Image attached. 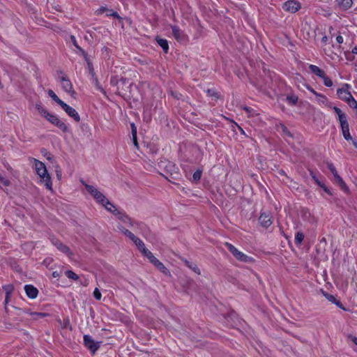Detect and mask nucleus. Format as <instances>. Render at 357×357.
<instances>
[{
    "label": "nucleus",
    "instance_id": "19",
    "mask_svg": "<svg viewBox=\"0 0 357 357\" xmlns=\"http://www.w3.org/2000/svg\"><path fill=\"white\" fill-rule=\"evenodd\" d=\"M310 175L312 179L314 181V182L321 188H322L326 192L330 195L331 194L330 190L326 187L325 184L322 181H319V178L312 172H310Z\"/></svg>",
    "mask_w": 357,
    "mask_h": 357
},
{
    "label": "nucleus",
    "instance_id": "34",
    "mask_svg": "<svg viewBox=\"0 0 357 357\" xmlns=\"http://www.w3.org/2000/svg\"><path fill=\"white\" fill-rule=\"evenodd\" d=\"M326 165H327V167H328V169L333 174L334 177L338 174L337 172V170H336V169H335V167L334 166V165L332 162H328L326 163Z\"/></svg>",
    "mask_w": 357,
    "mask_h": 357
},
{
    "label": "nucleus",
    "instance_id": "50",
    "mask_svg": "<svg viewBox=\"0 0 357 357\" xmlns=\"http://www.w3.org/2000/svg\"><path fill=\"white\" fill-rule=\"evenodd\" d=\"M311 216V213L309 211H303V217L305 219H308Z\"/></svg>",
    "mask_w": 357,
    "mask_h": 357
},
{
    "label": "nucleus",
    "instance_id": "12",
    "mask_svg": "<svg viewBox=\"0 0 357 357\" xmlns=\"http://www.w3.org/2000/svg\"><path fill=\"white\" fill-rule=\"evenodd\" d=\"M51 123L61 129L63 132H66L68 130V126L60 120L56 115L52 114L50 118L47 119Z\"/></svg>",
    "mask_w": 357,
    "mask_h": 357
},
{
    "label": "nucleus",
    "instance_id": "60",
    "mask_svg": "<svg viewBox=\"0 0 357 357\" xmlns=\"http://www.w3.org/2000/svg\"><path fill=\"white\" fill-rule=\"evenodd\" d=\"M351 53L354 54H357V47H354L352 50H351Z\"/></svg>",
    "mask_w": 357,
    "mask_h": 357
},
{
    "label": "nucleus",
    "instance_id": "43",
    "mask_svg": "<svg viewBox=\"0 0 357 357\" xmlns=\"http://www.w3.org/2000/svg\"><path fill=\"white\" fill-rule=\"evenodd\" d=\"M131 128H132V139H135L136 136H137V128L134 123H131Z\"/></svg>",
    "mask_w": 357,
    "mask_h": 357
},
{
    "label": "nucleus",
    "instance_id": "16",
    "mask_svg": "<svg viewBox=\"0 0 357 357\" xmlns=\"http://www.w3.org/2000/svg\"><path fill=\"white\" fill-rule=\"evenodd\" d=\"M92 83L95 85L96 89L100 91L105 97H107V92L102 87L101 84H100L97 76L96 75L94 71L92 70Z\"/></svg>",
    "mask_w": 357,
    "mask_h": 357
},
{
    "label": "nucleus",
    "instance_id": "9",
    "mask_svg": "<svg viewBox=\"0 0 357 357\" xmlns=\"http://www.w3.org/2000/svg\"><path fill=\"white\" fill-rule=\"evenodd\" d=\"M282 8L284 10L294 13L301 8V3L294 0H289L283 3Z\"/></svg>",
    "mask_w": 357,
    "mask_h": 357
},
{
    "label": "nucleus",
    "instance_id": "41",
    "mask_svg": "<svg viewBox=\"0 0 357 357\" xmlns=\"http://www.w3.org/2000/svg\"><path fill=\"white\" fill-rule=\"evenodd\" d=\"M119 82L120 79L117 77H112L110 79V84L114 86H117Z\"/></svg>",
    "mask_w": 357,
    "mask_h": 357
},
{
    "label": "nucleus",
    "instance_id": "44",
    "mask_svg": "<svg viewBox=\"0 0 357 357\" xmlns=\"http://www.w3.org/2000/svg\"><path fill=\"white\" fill-rule=\"evenodd\" d=\"M107 10V8L105 7V6H101L100 8H98L97 10H96V13L98 15H100V14H102L104 13H106V11Z\"/></svg>",
    "mask_w": 357,
    "mask_h": 357
},
{
    "label": "nucleus",
    "instance_id": "23",
    "mask_svg": "<svg viewBox=\"0 0 357 357\" xmlns=\"http://www.w3.org/2000/svg\"><path fill=\"white\" fill-rule=\"evenodd\" d=\"M160 271L163 273L165 275H167L169 273L167 268L164 266V264L160 262L158 259L156 261L155 263L153 264Z\"/></svg>",
    "mask_w": 357,
    "mask_h": 357
},
{
    "label": "nucleus",
    "instance_id": "55",
    "mask_svg": "<svg viewBox=\"0 0 357 357\" xmlns=\"http://www.w3.org/2000/svg\"><path fill=\"white\" fill-rule=\"evenodd\" d=\"M71 40H72L73 45L76 47V48H77V47H79V45H77V40L74 36H71Z\"/></svg>",
    "mask_w": 357,
    "mask_h": 357
},
{
    "label": "nucleus",
    "instance_id": "32",
    "mask_svg": "<svg viewBox=\"0 0 357 357\" xmlns=\"http://www.w3.org/2000/svg\"><path fill=\"white\" fill-rule=\"evenodd\" d=\"M202 173V171L200 169H197V171H195L192 175L193 181H195V182L199 181L201 178Z\"/></svg>",
    "mask_w": 357,
    "mask_h": 357
},
{
    "label": "nucleus",
    "instance_id": "2",
    "mask_svg": "<svg viewBox=\"0 0 357 357\" xmlns=\"http://www.w3.org/2000/svg\"><path fill=\"white\" fill-rule=\"evenodd\" d=\"M81 182L85 186L87 192L93 197V198L97 201V202H98L101 205H102L103 204H109V201L97 188H96L93 185L87 184L84 181H81Z\"/></svg>",
    "mask_w": 357,
    "mask_h": 357
},
{
    "label": "nucleus",
    "instance_id": "33",
    "mask_svg": "<svg viewBox=\"0 0 357 357\" xmlns=\"http://www.w3.org/2000/svg\"><path fill=\"white\" fill-rule=\"evenodd\" d=\"M346 102H347V104L351 108L356 109L357 110V101L355 100V98L353 97V96Z\"/></svg>",
    "mask_w": 357,
    "mask_h": 357
},
{
    "label": "nucleus",
    "instance_id": "10",
    "mask_svg": "<svg viewBox=\"0 0 357 357\" xmlns=\"http://www.w3.org/2000/svg\"><path fill=\"white\" fill-rule=\"evenodd\" d=\"M60 106L68 114V115L73 118L76 122H79L80 121V116L74 108L70 107L64 102H61Z\"/></svg>",
    "mask_w": 357,
    "mask_h": 357
},
{
    "label": "nucleus",
    "instance_id": "13",
    "mask_svg": "<svg viewBox=\"0 0 357 357\" xmlns=\"http://www.w3.org/2000/svg\"><path fill=\"white\" fill-rule=\"evenodd\" d=\"M259 222L263 227L268 228L272 224L271 216L270 213H261L259 218Z\"/></svg>",
    "mask_w": 357,
    "mask_h": 357
},
{
    "label": "nucleus",
    "instance_id": "54",
    "mask_svg": "<svg viewBox=\"0 0 357 357\" xmlns=\"http://www.w3.org/2000/svg\"><path fill=\"white\" fill-rule=\"evenodd\" d=\"M112 17H114V18H116V19H121V17L119 16V15L118 14L117 12L116 11H113V13H112Z\"/></svg>",
    "mask_w": 357,
    "mask_h": 357
},
{
    "label": "nucleus",
    "instance_id": "38",
    "mask_svg": "<svg viewBox=\"0 0 357 357\" xmlns=\"http://www.w3.org/2000/svg\"><path fill=\"white\" fill-rule=\"evenodd\" d=\"M135 245L137 247V248L141 251V250H143V248H145V245L144 242L139 238L138 241H137V243H135Z\"/></svg>",
    "mask_w": 357,
    "mask_h": 357
},
{
    "label": "nucleus",
    "instance_id": "25",
    "mask_svg": "<svg viewBox=\"0 0 357 357\" xmlns=\"http://www.w3.org/2000/svg\"><path fill=\"white\" fill-rule=\"evenodd\" d=\"M158 44L162 48L165 52H167L169 50L168 42L166 39L158 38L156 39Z\"/></svg>",
    "mask_w": 357,
    "mask_h": 357
},
{
    "label": "nucleus",
    "instance_id": "30",
    "mask_svg": "<svg viewBox=\"0 0 357 357\" xmlns=\"http://www.w3.org/2000/svg\"><path fill=\"white\" fill-rule=\"evenodd\" d=\"M304 239V234L301 231H298L295 236V243L300 245L302 243Z\"/></svg>",
    "mask_w": 357,
    "mask_h": 357
},
{
    "label": "nucleus",
    "instance_id": "49",
    "mask_svg": "<svg viewBox=\"0 0 357 357\" xmlns=\"http://www.w3.org/2000/svg\"><path fill=\"white\" fill-rule=\"evenodd\" d=\"M120 82L121 83V84L123 86H126L128 84V80L126 78H125V77H121L120 79Z\"/></svg>",
    "mask_w": 357,
    "mask_h": 357
},
{
    "label": "nucleus",
    "instance_id": "15",
    "mask_svg": "<svg viewBox=\"0 0 357 357\" xmlns=\"http://www.w3.org/2000/svg\"><path fill=\"white\" fill-rule=\"evenodd\" d=\"M340 127H341V130H342V132L344 138L347 141L351 140L352 137L349 132V126L348 121L341 123Z\"/></svg>",
    "mask_w": 357,
    "mask_h": 357
},
{
    "label": "nucleus",
    "instance_id": "6",
    "mask_svg": "<svg viewBox=\"0 0 357 357\" xmlns=\"http://www.w3.org/2000/svg\"><path fill=\"white\" fill-rule=\"evenodd\" d=\"M50 241H51L52 243L55 247H56V248H57L59 250H60V251H61V252H62L63 253L66 254L68 257H71L73 255V252H71V250H70V248H69L67 245H66L63 244V243L60 241V240H59V239H57V238H54V237H52V238H50Z\"/></svg>",
    "mask_w": 357,
    "mask_h": 357
},
{
    "label": "nucleus",
    "instance_id": "45",
    "mask_svg": "<svg viewBox=\"0 0 357 357\" xmlns=\"http://www.w3.org/2000/svg\"><path fill=\"white\" fill-rule=\"evenodd\" d=\"M1 183L4 186H8L10 185V181L8 179L1 178H0Z\"/></svg>",
    "mask_w": 357,
    "mask_h": 357
},
{
    "label": "nucleus",
    "instance_id": "26",
    "mask_svg": "<svg viewBox=\"0 0 357 357\" xmlns=\"http://www.w3.org/2000/svg\"><path fill=\"white\" fill-rule=\"evenodd\" d=\"M102 206L106 208V210L112 213L114 215H116V212H119L116 206L110 202L109 204H103Z\"/></svg>",
    "mask_w": 357,
    "mask_h": 357
},
{
    "label": "nucleus",
    "instance_id": "37",
    "mask_svg": "<svg viewBox=\"0 0 357 357\" xmlns=\"http://www.w3.org/2000/svg\"><path fill=\"white\" fill-rule=\"evenodd\" d=\"M93 296L98 301H100L101 299L102 294H101L100 291H99V289L98 288H96L94 289V291H93Z\"/></svg>",
    "mask_w": 357,
    "mask_h": 357
},
{
    "label": "nucleus",
    "instance_id": "20",
    "mask_svg": "<svg viewBox=\"0 0 357 357\" xmlns=\"http://www.w3.org/2000/svg\"><path fill=\"white\" fill-rule=\"evenodd\" d=\"M36 108L40 113V114L45 118L47 120L50 118V116L52 115L45 107L40 105H36Z\"/></svg>",
    "mask_w": 357,
    "mask_h": 357
},
{
    "label": "nucleus",
    "instance_id": "42",
    "mask_svg": "<svg viewBox=\"0 0 357 357\" xmlns=\"http://www.w3.org/2000/svg\"><path fill=\"white\" fill-rule=\"evenodd\" d=\"M141 252L147 258H149L151 255H153V253L146 248H143V250H141Z\"/></svg>",
    "mask_w": 357,
    "mask_h": 357
},
{
    "label": "nucleus",
    "instance_id": "40",
    "mask_svg": "<svg viewBox=\"0 0 357 357\" xmlns=\"http://www.w3.org/2000/svg\"><path fill=\"white\" fill-rule=\"evenodd\" d=\"M307 89L313 93L314 94L317 98H322L323 100H325L326 99V97L322 95V94H320V93H318L317 92H316L312 87L310 86H307Z\"/></svg>",
    "mask_w": 357,
    "mask_h": 357
},
{
    "label": "nucleus",
    "instance_id": "27",
    "mask_svg": "<svg viewBox=\"0 0 357 357\" xmlns=\"http://www.w3.org/2000/svg\"><path fill=\"white\" fill-rule=\"evenodd\" d=\"M323 294L327 300H328L329 301H331L333 303H335L337 306L342 307V303L340 301H337L335 298L334 297V296L329 294L328 293L324 292V291H323Z\"/></svg>",
    "mask_w": 357,
    "mask_h": 357
},
{
    "label": "nucleus",
    "instance_id": "17",
    "mask_svg": "<svg viewBox=\"0 0 357 357\" xmlns=\"http://www.w3.org/2000/svg\"><path fill=\"white\" fill-rule=\"evenodd\" d=\"M309 68L310 70V71L316 75L317 76L322 78L324 77V75H326L325 72L321 70V68H319L318 66H315V65H310L309 66Z\"/></svg>",
    "mask_w": 357,
    "mask_h": 357
},
{
    "label": "nucleus",
    "instance_id": "39",
    "mask_svg": "<svg viewBox=\"0 0 357 357\" xmlns=\"http://www.w3.org/2000/svg\"><path fill=\"white\" fill-rule=\"evenodd\" d=\"M34 319L43 318L46 317L47 314L43 312H33L31 314Z\"/></svg>",
    "mask_w": 357,
    "mask_h": 357
},
{
    "label": "nucleus",
    "instance_id": "4",
    "mask_svg": "<svg viewBox=\"0 0 357 357\" xmlns=\"http://www.w3.org/2000/svg\"><path fill=\"white\" fill-rule=\"evenodd\" d=\"M84 346L93 354L100 347V342H95L89 335H84L83 337Z\"/></svg>",
    "mask_w": 357,
    "mask_h": 357
},
{
    "label": "nucleus",
    "instance_id": "48",
    "mask_svg": "<svg viewBox=\"0 0 357 357\" xmlns=\"http://www.w3.org/2000/svg\"><path fill=\"white\" fill-rule=\"evenodd\" d=\"M61 271H55L52 273V276L54 278H59L61 275Z\"/></svg>",
    "mask_w": 357,
    "mask_h": 357
},
{
    "label": "nucleus",
    "instance_id": "22",
    "mask_svg": "<svg viewBox=\"0 0 357 357\" xmlns=\"http://www.w3.org/2000/svg\"><path fill=\"white\" fill-rule=\"evenodd\" d=\"M335 182L341 187V188L344 190L345 192H348L349 189L344 183V181L342 180V178L340 177L339 174L335 176Z\"/></svg>",
    "mask_w": 357,
    "mask_h": 357
},
{
    "label": "nucleus",
    "instance_id": "24",
    "mask_svg": "<svg viewBox=\"0 0 357 357\" xmlns=\"http://www.w3.org/2000/svg\"><path fill=\"white\" fill-rule=\"evenodd\" d=\"M185 264L189 268H190L192 271H193L195 273H197L198 275L201 274V271H200L199 268L197 267V264H195V263L190 262L188 260H185Z\"/></svg>",
    "mask_w": 357,
    "mask_h": 357
},
{
    "label": "nucleus",
    "instance_id": "51",
    "mask_svg": "<svg viewBox=\"0 0 357 357\" xmlns=\"http://www.w3.org/2000/svg\"><path fill=\"white\" fill-rule=\"evenodd\" d=\"M82 56H84L85 61L87 62L88 66L90 67L91 66V63L89 61L88 54L86 53H84Z\"/></svg>",
    "mask_w": 357,
    "mask_h": 357
},
{
    "label": "nucleus",
    "instance_id": "53",
    "mask_svg": "<svg viewBox=\"0 0 357 357\" xmlns=\"http://www.w3.org/2000/svg\"><path fill=\"white\" fill-rule=\"evenodd\" d=\"M343 38L342 36H337L336 37V41L339 43V44H342L343 43Z\"/></svg>",
    "mask_w": 357,
    "mask_h": 357
},
{
    "label": "nucleus",
    "instance_id": "21",
    "mask_svg": "<svg viewBox=\"0 0 357 357\" xmlns=\"http://www.w3.org/2000/svg\"><path fill=\"white\" fill-rule=\"evenodd\" d=\"M117 227L123 234H124L126 237L129 238L130 240L131 238H133V237L135 236V234L133 233H132L128 229H126L123 226L119 225H118Z\"/></svg>",
    "mask_w": 357,
    "mask_h": 357
},
{
    "label": "nucleus",
    "instance_id": "3",
    "mask_svg": "<svg viewBox=\"0 0 357 357\" xmlns=\"http://www.w3.org/2000/svg\"><path fill=\"white\" fill-rule=\"evenodd\" d=\"M225 246L229 251L235 257V258L241 261L248 262L251 260V258L245 255L242 252L238 250L232 244L226 243Z\"/></svg>",
    "mask_w": 357,
    "mask_h": 357
},
{
    "label": "nucleus",
    "instance_id": "59",
    "mask_svg": "<svg viewBox=\"0 0 357 357\" xmlns=\"http://www.w3.org/2000/svg\"><path fill=\"white\" fill-rule=\"evenodd\" d=\"M139 238L138 237H137L135 235V236L133 237V238H131V241L134 243H137V241H138Z\"/></svg>",
    "mask_w": 357,
    "mask_h": 357
},
{
    "label": "nucleus",
    "instance_id": "8",
    "mask_svg": "<svg viewBox=\"0 0 357 357\" xmlns=\"http://www.w3.org/2000/svg\"><path fill=\"white\" fill-rule=\"evenodd\" d=\"M60 82L63 89L68 93L73 95L75 92L73 89V84L70 79L67 77L65 74H62L60 77Z\"/></svg>",
    "mask_w": 357,
    "mask_h": 357
},
{
    "label": "nucleus",
    "instance_id": "7",
    "mask_svg": "<svg viewBox=\"0 0 357 357\" xmlns=\"http://www.w3.org/2000/svg\"><path fill=\"white\" fill-rule=\"evenodd\" d=\"M350 87V84H344L343 87L338 89L337 90V95L338 98L343 101H348L349 99L352 96L351 93L349 91Z\"/></svg>",
    "mask_w": 357,
    "mask_h": 357
},
{
    "label": "nucleus",
    "instance_id": "61",
    "mask_svg": "<svg viewBox=\"0 0 357 357\" xmlns=\"http://www.w3.org/2000/svg\"><path fill=\"white\" fill-rule=\"evenodd\" d=\"M115 93H116V94H117V95H119V96L121 95V90H120V89H119V86H117L116 91V92H115Z\"/></svg>",
    "mask_w": 357,
    "mask_h": 357
},
{
    "label": "nucleus",
    "instance_id": "52",
    "mask_svg": "<svg viewBox=\"0 0 357 357\" xmlns=\"http://www.w3.org/2000/svg\"><path fill=\"white\" fill-rule=\"evenodd\" d=\"M349 338L357 346V337L350 335Z\"/></svg>",
    "mask_w": 357,
    "mask_h": 357
},
{
    "label": "nucleus",
    "instance_id": "64",
    "mask_svg": "<svg viewBox=\"0 0 357 357\" xmlns=\"http://www.w3.org/2000/svg\"><path fill=\"white\" fill-rule=\"evenodd\" d=\"M353 144L357 149V142L353 141Z\"/></svg>",
    "mask_w": 357,
    "mask_h": 357
},
{
    "label": "nucleus",
    "instance_id": "56",
    "mask_svg": "<svg viewBox=\"0 0 357 357\" xmlns=\"http://www.w3.org/2000/svg\"><path fill=\"white\" fill-rule=\"evenodd\" d=\"M288 99H289L294 104H295L298 100V98L296 97H289Z\"/></svg>",
    "mask_w": 357,
    "mask_h": 357
},
{
    "label": "nucleus",
    "instance_id": "46",
    "mask_svg": "<svg viewBox=\"0 0 357 357\" xmlns=\"http://www.w3.org/2000/svg\"><path fill=\"white\" fill-rule=\"evenodd\" d=\"M56 177L58 178V179H61L62 173H61V170L59 166L56 169Z\"/></svg>",
    "mask_w": 357,
    "mask_h": 357
},
{
    "label": "nucleus",
    "instance_id": "11",
    "mask_svg": "<svg viewBox=\"0 0 357 357\" xmlns=\"http://www.w3.org/2000/svg\"><path fill=\"white\" fill-rule=\"evenodd\" d=\"M116 216L120 221H121L123 223L126 224L128 226L134 227L135 225H139L138 222H135L127 214L122 213L121 211L116 212Z\"/></svg>",
    "mask_w": 357,
    "mask_h": 357
},
{
    "label": "nucleus",
    "instance_id": "36",
    "mask_svg": "<svg viewBox=\"0 0 357 357\" xmlns=\"http://www.w3.org/2000/svg\"><path fill=\"white\" fill-rule=\"evenodd\" d=\"M322 79H323L324 84L325 86H326L328 87H331L333 86V81L329 77H328L326 75H324V77H322Z\"/></svg>",
    "mask_w": 357,
    "mask_h": 357
},
{
    "label": "nucleus",
    "instance_id": "14",
    "mask_svg": "<svg viewBox=\"0 0 357 357\" xmlns=\"http://www.w3.org/2000/svg\"><path fill=\"white\" fill-rule=\"evenodd\" d=\"M24 290L26 296L30 298H36L38 296V290L31 284L25 285Z\"/></svg>",
    "mask_w": 357,
    "mask_h": 357
},
{
    "label": "nucleus",
    "instance_id": "18",
    "mask_svg": "<svg viewBox=\"0 0 357 357\" xmlns=\"http://www.w3.org/2000/svg\"><path fill=\"white\" fill-rule=\"evenodd\" d=\"M333 110L338 116V120H339L340 123L347 121V115L344 113H343L339 107H333Z\"/></svg>",
    "mask_w": 357,
    "mask_h": 357
},
{
    "label": "nucleus",
    "instance_id": "62",
    "mask_svg": "<svg viewBox=\"0 0 357 357\" xmlns=\"http://www.w3.org/2000/svg\"><path fill=\"white\" fill-rule=\"evenodd\" d=\"M318 100L321 103H324L326 101V98L325 100H323L321 98H318Z\"/></svg>",
    "mask_w": 357,
    "mask_h": 357
},
{
    "label": "nucleus",
    "instance_id": "47",
    "mask_svg": "<svg viewBox=\"0 0 357 357\" xmlns=\"http://www.w3.org/2000/svg\"><path fill=\"white\" fill-rule=\"evenodd\" d=\"M148 259H149V261H150L151 264H154V263H155V262H156V261L158 260V259H157V258H155V257H154V255H151L148 258Z\"/></svg>",
    "mask_w": 357,
    "mask_h": 357
},
{
    "label": "nucleus",
    "instance_id": "58",
    "mask_svg": "<svg viewBox=\"0 0 357 357\" xmlns=\"http://www.w3.org/2000/svg\"><path fill=\"white\" fill-rule=\"evenodd\" d=\"M77 50H79V52L82 54V55H83L84 53H86V52H84V50L82 47H80L79 46V47H77Z\"/></svg>",
    "mask_w": 357,
    "mask_h": 357
},
{
    "label": "nucleus",
    "instance_id": "29",
    "mask_svg": "<svg viewBox=\"0 0 357 357\" xmlns=\"http://www.w3.org/2000/svg\"><path fill=\"white\" fill-rule=\"evenodd\" d=\"M48 95L50 96V97H51L52 98L53 100H54L57 104H59V105L61 104V102H63V100H61L57 96L56 94L51 89H50L48 91Z\"/></svg>",
    "mask_w": 357,
    "mask_h": 357
},
{
    "label": "nucleus",
    "instance_id": "1",
    "mask_svg": "<svg viewBox=\"0 0 357 357\" xmlns=\"http://www.w3.org/2000/svg\"><path fill=\"white\" fill-rule=\"evenodd\" d=\"M35 169L37 174L45 183L47 188L51 190L52 189V183L51 181V177L48 174L44 163L39 160H35Z\"/></svg>",
    "mask_w": 357,
    "mask_h": 357
},
{
    "label": "nucleus",
    "instance_id": "63",
    "mask_svg": "<svg viewBox=\"0 0 357 357\" xmlns=\"http://www.w3.org/2000/svg\"><path fill=\"white\" fill-rule=\"evenodd\" d=\"M133 142L135 146H138V143L137 141V137L135 139H133Z\"/></svg>",
    "mask_w": 357,
    "mask_h": 357
},
{
    "label": "nucleus",
    "instance_id": "57",
    "mask_svg": "<svg viewBox=\"0 0 357 357\" xmlns=\"http://www.w3.org/2000/svg\"><path fill=\"white\" fill-rule=\"evenodd\" d=\"M114 10L107 8V10L106 11V15L107 16H111L112 13H113Z\"/></svg>",
    "mask_w": 357,
    "mask_h": 357
},
{
    "label": "nucleus",
    "instance_id": "28",
    "mask_svg": "<svg viewBox=\"0 0 357 357\" xmlns=\"http://www.w3.org/2000/svg\"><path fill=\"white\" fill-rule=\"evenodd\" d=\"M352 0H342L339 5L342 9L347 10L352 6Z\"/></svg>",
    "mask_w": 357,
    "mask_h": 357
},
{
    "label": "nucleus",
    "instance_id": "35",
    "mask_svg": "<svg viewBox=\"0 0 357 357\" xmlns=\"http://www.w3.org/2000/svg\"><path fill=\"white\" fill-rule=\"evenodd\" d=\"M280 127L285 136L293 137V135L290 132V131L284 124H281Z\"/></svg>",
    "mask_w": 357,
    "mask_h": 357
},
{
    "label": "nucleus",
    "instance_id": "31",
    "mask_svg": "<svg viewBox=\"0 0 357 357\" xmlns=\"http://www.w3.org/2000/svg\"><path fill=\"white\" fill-rule=\"evenodd\" d=\"M65 274L69 279H72L73 280H77L79 278V276L75 273L70 270L66 271L65 272Z\"/></svg>",
    "mask_w": 357,
    "mask_h": 357
},
{
    "label": "nucleus",
    "instance_id": "5",
    "mask_svg": "<svg viewBox=\"0 0 357 357\" xmlns=\"http://www.w3.org/2000/svg\"><path fill=\"white\" fill-rule=\"evenodd\" d=\"M172 35L174 38L179 43H186L188 41L187 35L181 29L176 25H171Z\"/></svg>",
    "mask_w": 357,
    "mask_h": 357
}]
</instances>
